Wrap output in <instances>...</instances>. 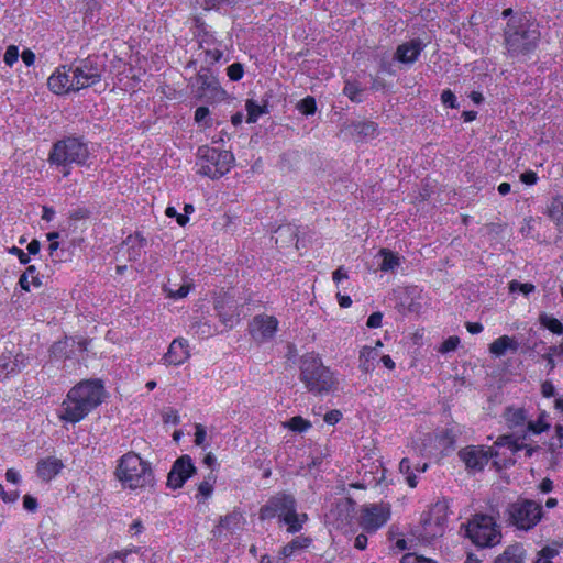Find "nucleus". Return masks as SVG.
<instances>
[{"mask_svg": "<svg viewBox=\"0 0 563 563\" xmlns=\"http://www.w3.org/2000/svg\"><path fill=\"white\" fill-rule=\"evenodd\" d=\"M102 396L100 380H82L70 388L57 416L63 421L77 423L102 402Z\"/></svg>", "mask_w": 563, "mask_h": 563, "instance_id": "obj_1", "label": "nucleus"}, {"mask_svg": "<svg viewBox=\"0 0 563 563\" xmlns=\"http://www.w3.org/2000/svg\"><path fill=\"white\" fill-rule=\"evenodd\" d=\"M299 369V378L309 393L324 396L338 390L339 379L335 373L323 364L319 355L308 353L301 356Z\"/></svg>", "mask_w": 563, "mask_h": 563, "instance_id": "obj_2", "label": "nucleus"}, {"mask_svg": "<svg viewBox=\"0 0 563 563\" xmlns=\"http://www.w3.org/2000/svg\"><path fill=\"white\" fill-rule=\"evenodd\" d=\"M539 40L538 24L530 16L521 14L507 23L505 43L508 54L512 57H527L537 48Z\"/></svg>", "mask_w": 563, "mask_h": 563, "instance_id": "obj_3", "label": "nucleus"}, {"mask_svg": "<svg viewBox=\"0 0 563 563\" xmlns=\"http://www.w3.org/2000/svg\"><path fill=\"white\" fill-rule=\"evenodd\" d=\"M115 477L130 489L152 486L154 483L151 464L134 452L121 456L115 470Z\"/></svg>", "mask_w": 563, "mask_h": 563, "instance_id": "obj_4", "label": "nucleus"}, {"mask_svg": "<svg viewBox=\"0 0 563 563\" xmlns=\"http://www.w3.org/2000/svg\"><path fill=\"white\" fill-rule=\"evenodd\" d=\"M466 536L481 548L494 547L500 542L501 533L494 518L476 514L466 525Z\"/></svg>", "mask_w": 563, "mask_h": 563, "instance_id": "obj_5", "label": "nucleus"}, {"mask_svg": "<svg viewBox=\"0 0 563 563\" xmlns=\"http://www.w3.org/2000/svg\"><path fill=\"white\" fill-rule=\"evenodd\" d=\"M199 173L212 179L223 176L229 172L233 162V155L230 151H220L210 147L208 144L198 148Z\"/></svg>", "mask_w": 563, "mask_h": 563, "instance_id": "obj_6", "label": "nucleus"}, {"mask_svg": "<svg viewBox=\"0 0 563 563\" xmlns=\"http://www.w3.org/2000/svg\"><path fill=\"white\" fill-rule=\"evenodd\" d=\"M506 512L508 523L525 531L536 527L543 515L541 505L530 499H517Z\"/></svg>", "mask_w": 563, "mask_h": 563, "instance_id": "obj_7", "label": "nucleus"}, {"mask_svg": "<svg viewBox=\"0 0 563 563\" xmlns=\"http://www.w3.org/2000/svg\"><path fill=\"white\" fill-rule=\"evenodd\" d=\"M88 155L86 143H54L49 162L56 165L84 164Z\"/></svg>", "mask_w": 563, "mask_h": 563, "instance_id": "obj_8", "label": "nucleus"}, {"mask_svg": "<svg viewBox=\"0 0 563 563\" xmlns=\"http://www.w3.org/2000/svg\"><path fill=\"white\" fill-rule=\"evenodd\" d=\"M195 85L197 86L198 97L211 103L221 102L227 97L225 90L209 68H200L195 78Z\"/></svg>", "mask_w": 563, "mask_h": 563, "instance_id": "obj_9", "label": "nucleus"}, {"mask_svg": "<svg viewBox=\"0 0 563 563\" xmlns=\"http://www.w3.org/2000/svg\"><path fill=\"white\" fill-rule=\"evenodd\" d=\"M389 518L390 507L388 504H369L362 507L358 523L366 532H375Z\"/></svg>", "mask_w": 563, "mask_h": 563, "instance_id": "obj_10", "label": "nucleus"}, {"mask_svg": "<svg viewBox=\"0 0 563 563\" xmlns=\"http://www.w3.org/2000/svg\"><path fill=\"white\" fill-rule=\"evenodd\" d=\"M73 71L78 91L99 82L102 76V67L95 57L82 59Z\"/></svg>", "mask_w": 563, "mask_h": 563, "instance_id": "obj_11", "label": "nucleus"}, {"mask_svg": "<svg viewBox=\"0 0 563 563\" xmlns=\"http://www.w3.org/2000/svg\"><path fill=\"white\" fill-rule=\"evenodd\" d=\"M296 507V499L292 495L286 493H278L272 496L267 503L260 509V519L267 520L275 516L279 517V520L291 511Z\"/></svg>", "mask_w": 563, "mask_h": 563, "instance_id": "obj_12", "label": "nucleus"}, {"mask_svg": "<svg viewBox=\"0 0 563 563\" xmlns=\"http://www.w3.org/2000/svg\"><path fill=\"white\" fill-rule=\"evenodd\" d=\"M422 532L421 537L424 540H433L437 537H441L444 532L445 518V506L437 504L430 512L422 518Z\"/></svg>", "mask_w": 563, "mask_h": 563, "instance_id": "obj_13", "label": "nucleus"}, {"mask_svg": "<svg viewBox=\"0 0 563 563\" xmlns=\"http://www.w3.org/2000/svg\"><path fill=\"white\" fill-rule=\"evenodd\" d=\"M278 329V320L273 316H255L250 323V333L257 342H264L274 338Z\"/></svg>", "mask_w": 563, "mask_h": 563, "instance_id": "obj_14", "label": "nucleus"}, {"mask_svg": "<svg viewBox=\"0 0 563 563\" xmlns=\"http://www.w3.org/2000/svg\"><path fill=\"white\" fill-rule=\"evenodd\" d=\"M48 88L56 95L78 91L75 85L73 67L62 66L57 68L47 80Z\"/></svg>", "mask_w": 563, "mask_h": 563, "instance_id": "obj_15", "label": "nucleus"}, {"mask_svg": "<svg viewBox=\"0 0 563 563\" xmlns=\"http://www.w3.org/2000/svg\"><path fill=\"white\" fill-rule=\"evenodd\" d=\"M196 472L190 456L183 455L177 459L167 476V486L177 489Z\"/></svg>", "mask_w": 563, "mask_h": 563, "instance_id": "obj_16", "label": "nucleus"}, {"mask_svg": "<svg viewBox=\"0 0 563 563\" xmlns=\"http://www.w3.org/2000/svg\"><path fill=\"white\" fill-rule=\"evenodd\" d=\"M459 456L468 470L482 471L488 463L492 452L485 451L482 446L470 445L462 449Z\"/></svg>", "mask_w": 563, "mask_h": 563, "instance_id": "obj_17", "label": "nucleus"}, {"mask_svg": "<svg viewBox=\"0 0 563 563\" xmlns=\"http://www.w3.org/2000/svg\"><path fill=\"white\" fill-rule=\"evenodd\" d=\"M238 303L231 297H219L214 301V309L222 324L225 328H232L238 320L239 311Z\"/></svg>", "mask_w": 563, "mask_h": 563, "instance_id": "obj_18", "label": "nucleus"}, {"mask_svg": "<svg viewBox=\"0 0 563 563\" xmlns=\"http://www.w3.org/2000/svg\"><path fill=\"white\" fill-rule=\"evenodd\" d=\"M189 357L188 343L184 339H175L163 360L166 365H180Z\"/></svg>", "mask_w": 563, "mask_h": 563, "instance_id": "obj_19", "label": "nucleus"}, {"mask_svg": "<svg viewBox=\"0 0 563 563\" xmlns=\"http://www.w3.org/2000/svg\"><path fill=\"white\" fill-rule=\"evenodd\" d=\"M422 49V42L412 40L397 47L395 58L402 64H412L418 59Z\"/></svg>", "mask_w": 563, "mask_h": 563, "instance_id": "obj_20", "label": "nucleus"}, {"mask_svg": "<svg viewBox=\"0 0 563 563\" xmlns=\"http://www.w3.org/2000/svg\"><path fill=\"white\" fill-rule=\"evenodd\" d=\"M64 467L62 460L48 456L38 461L36 465L37 476L45 482L53 479Z\"/></svg>", "mask_w": 563, "mask_h": 563, "instance_id": "obj_21", "label": "nucleus"}, {"mask_svg": "<svg viewBox=\"0 0 563 563\" xmlns=\"http://www.w3.org/2000/svg\"><path fill=\"white\" fill-rule=\"evenodd\" d=\"M243 520L242 512L233 510L220 518L219 523L212 529L211 533L214 538H220L223 530L234 532L241 527Z\"/></svg>", "mask_w": 563, "mask_h": 563, "instance_id": "obj_22", "label": "nucleus"}, {"mask_svg": "<svg viewBox=\"0 0 563 563\" xmlns=\"http://www.w3.org/2000/svg\"><path fill=\"white\" fill-rule=\"evenodd\" d=\"M347 130L350 135L353 137L375 139L378 136L377 125L372 121H354L349 125Z\"/></svg>", "mask_w": 563, "mask_h": 563, "instance_id": "obj_23", "label": "nucleus"}, {"mask_svg": "<svg viewBox=\"0 0 563 563\" xmlns=\"http://www.w3.org/2000/svg\"><path fill=\"white\" fill-rule=\"evenodd\" d=\"M200 48L203 51L206 55V62L209 64H214L219 62L223 53L220 48V45L217 43V41L209 35L208 33H205L200 38Z\"/></svg>", "mask_w": 563, "mask_h": 563, "instance_id": "obj_24", "label": "nucleus"}, {"mask_svg": "<svg viewBox=\"0 0 563 563\" xmlns=\"http://www.w3.org/2000/svg\"><path fill=\"white\" fill-rule=\"evenodd\" d=\"M518 342L508 336L503 335L496 339L490 345H489V352L496 356L504 355L508 350L516 352L518 350Z\"/></svg>", "mask_w": 563, "mask_h": 563, "instance_id": "obj_25", "label": "nucleus"}, {"mask_svg": "<svg viewBox=\"0 0 563 563\" xmlns=\"http://www.w3.org/2000/svg\"><path fill=\"white\" fill-rule=\"evenodd\" d=\"M525 550L520 544L509 545L494 563H523Z\"/></svg>", "mask_w": 563, "mask_h": 563, "instance_id": "obj_26", "label": "nucleus"}, {"mask_svg": "<svg viewBox=\"0 0 563 563\" xmlns=\"http://www.w3.org/2000/svg\"><path fill=\"white\" fill-rule=\"evenodd\" d=\"M307 520L308 516L306 514H298L295 507L291 511H288L280 521L287 525V531L289 533H296L302 529Z\"/></svg>", "mask_w": 563, "mask_h": 563, "instance_id": "obj_27", "label": "nucleus"}, {"mask_svg": "<svg viewBox=\"0 0 563 563\" xmlns=\"http://www.w3.org/2000/svg\"><path fill=\"white\" fill-rule=\"evenodd\" d=\"M312 540L309 537H297L292 539L289 543L282 548L279 555L280 558H289L298 550H302L308 548L311 544Z\"/></svg>", "mask_w": 563, "mask_h": 563, "instance_id": "obj_28", "label": "nucleus"}, {"mask_svg": "<svg viewBox=\"0 0 563 563\" xmlns=\"http://www.w3.org/2000/svg\"><path fill=\"white\" fill-rule=\"evenodd\" d=\"M275 243L282 245L292 243L297 238V229L291 224L279 225L275 231Z\"/></svg>", "mask_w": 563, "mask_h": 563, "instance_id": "obj_29", "label": "nucleus"}, {"mask_svg": "<svg viewBox=\"0 0 563 563\" xmlns=\"http://www.w3.org/2000/svg\"><path fill=\"white\" fill-rule=\"evenodd\" d=\"M378 356V352L374 347L364 346L360 352V368L364 373H368L374 368V360Z\"/></svg>", "mask_w": 563, "mask_h": 563, "instance_id": "obj_30", "label": "nucleus"}, {"mask_svg": "<svg viewBox=\"0 0 563 563\" xmlns=\"http://www.w3.org/2000/svg\"><path fill=\"white\" fill-rule=\"evenodd\" d=\"M245 110H246V122L247 123H255L258 118L266 113V104H260L253 99H247L245 102Z\"/></svg>", "mask_w": 563, "mask_h": 563, "instance_id": "obj_31", "label": "nucleus"}, {"mask_svg": "<svg viewBox=\"0 0 563 563\" xmlns=\"http://www.w3.org/2000/svg\"><path fill=\"white\" fill-rule=\"evenodd\" d=\"M191 331L200 339L210 338L214 335L218 331L217 328L211 324L208 320H198L195 321L191 327Z\"/></svg>", "mask_w": 563, "mask_h": 563, "instance_id": "obj_32", "label": "nucleus"}, {"mask_svg": "<svg viewBox=\"0 0 563 563\" xmlns=\"http://www.w3.org/2000/svg\"><path fill=\"white\" fill-rule=\"evenodd\" d=\"M379 254L382 256V263L379 264L380 271L390 272L400 265L399 257L391 251L383 249Z\"/></svg>", "mask_w": 563, "mask_h": 563, "instance_id": "obj_33", "label": "nucleus"}, {"mask_svg": "<svg viewBox=\"0 0 563 563\" xmlns=\"http://www.w3.org/2000/svg\"><path fill=\"white\" fill-rule=\"evenodd\" d=\"M563 543L553 542L551 545L543 547L537 554L534 563H551V559L559 554V548Z\"/></svg>", "mask_w": 563, "mask_h": 563, "instance_id": "obj_34", "label": "nucleus"}, {"mask_svg": "<svg viewBox=\"0 0 563 563\" xmlns=\"http://www.w3.org/2000/svg\"><path fill=\"white\" fill-rule=\"evenodd\" d=\"M539 322L542 327H544L552 333L558 334V335L563 334V324L556 318H554L550 314H547L545 312H542L539 316Z\"/></svg>", "mask_w": 563, "mask_h": 563, "instance_id": "obj_35", "label": "nucleus"}, {"mask_svg": "<svg viewBox=\"0 0 563 563\" xmlns=\"http://www.w3.org/2000/svg\"><path fill=\"white\" fill-rule=\"evenodd\" d=\"M548 216L558 225L563 224V197H556L548 208Z\"/></svg>", "mask_w": 563, "mask_h": 563, "instance_id": "obj_36", "label": "nucleus"}, {"mask_svg": "<svg viewBox=\"0 0 563 563\" xmlns=\"http://www.w3.org/2000/svg\"><path fill=\"white\" fill-rule=\"evenodd\" d=\"M505 418L509 427L514 428L525 424L527 416L522 408H508L505 412Z\"/></svg>", "mask_w": 563, "mask_h": 563, "instance_id": "obj_37", "label": "nucleus"}, {"mask_svg": "<svg viewBox=\"0 0 563 563\" xmlns=\"http://www.w3.org/2000/svg\"><path fill=\"white\" fill-rule=\"evenodd\" d=\"M355 501L351 498H345L340 500L335 506V511L341 517L342 521H349L352 517V512L354 511Z\"/></svg>", "mask_w": 563, "mask_h": 563, "instance_id": "obj_38", "label": "nucleus"}, {"mask_svg": "<svg viewBox=\"0 0 563 563\" xmlns=\"http://www.w3.org/2000/svg\"><path fill=\"white\" fill-rule=\"evenodd\" d=\"M284 427L295 432H305L311 427V423L301 416H295L284 422Z\"/></svg>", "mask_w": 563, "mask_h": 563, "instance_id": "obj_39", "label": "nucleus"}, {"mask_svg": "<svg viewBox=\"0 0 563 563\" xmlns=\"http://www.w3.org/2000/svg\"><path fill=\"white\" fill-rule=\"evenodd\" d=\"M547 413L542 411L537 421H528L527 428L529 431L539 434L550 428V424L545 421Z\"/></svg>", "mask_w": 563, "mask_h": 563, "instance_id": "obj_40", "label": "nucleus"}, {"mask_svg": "<svg viewBox=\"0 0 563 563\" xmlns=\"http://www.w3.org/2000/svg\"><path fill=\"white\" fill-rule=\"evenodd\" d=\"M195 122L205 128L212 124L211 113L208 107H198L195 111Z\"/></svg>", "mask_w": 563, "mask_h": 563, "instance_id": "obj_41", "label": "nucleus"}, {"mask_svg": "<svg viewBox=\"0 0 563 563\" xmlns=\"http://www.w3.org/2000/svg\"><path fill=\"white\" fill-rule=\"evenodd\" d=\"M399 471L402 473V474H406L407 475V483L410 487H416L417 486V477L416 475L412 474L411 472V464H410V461L409 459L407 457H404L400 463H399Z\"/></svg>", "mask_w": 563, "mask_h": 563, "instance_id": "obj_42", "label": "nucleus"}, {"mask_svg": "<svg viewBox=\"0 0 563 563\" xmlns=\"http://www.w3.org/2000/svg\"><path fill=\"white\" fill-rule=\"evenodd\" d=\"M344 93L352 100V101H355V102H358L361 101V92H362V88L361 86L355 82V81H347L345 84V87H344Z\"/></svg>", "mask_w": 563, "mask_h": 563, "instance_id": "obj_43", "label": "nucleus"}, {"mask_svg": "<svg viewBox=\"0 0 563 563\" xmlns=\"http://www.w3.org/2000/svg\"><path fill=\"white\" fill-rule=\"evenodd\" d=\"M16 361L11 360L10 355L0 356V373L11 374L18 372Z\"/></svg>", "mask_w": 563, "mask_h": 563, "instance_id": "obj_44", "label": "nucleus"}, {"mask_svg": "<svg viewBox=\"0 0 563 563\" xmlns=\"http://www.w3.org/2000/svg\"><path fill=\"white\" fill-rule=\"evenodd\" d=\"M297 109L305 115H310L316 112V100L312 97H306L297 104Z\"/></svg>", "mask_w": 563, "mask_h": 563, "instance_id": "obj_45", "label": "nucleus"}, {"mask_svg": "<svg viewBox=\"0 0 563 563\" xmlns=\"http://www.w3.org/2000/svg\"><path fill=\"white\" fill-rule=\"evenodd\" d=\"M534 288H536L534 285L530 284V283L521 284L517 280H512L509 283V291L510 292L520 291L523 295H529L530 292H532L534 290Z\"/></svg>", "mask_w": 563, "mask_h": 563, "instance_id": "obj_46", "label": "nucleus"}, {"mask_svg": "<svg viewBox=\"0 0 563 563\" xmlns=\"http://www.w3.org/2000/svg\"><path fill=\"white\" fill-rule=\"evenodd\" d=\"M460 344V339L456 335L449 336L438 349L442 354L455 351Z\"/></svg>", "mask_w": 563, "mask_h": 563, "instance_id": "obj_47", "label": "nucleus"}, {"mask_svg": "<svg viewBox=\"0 0 563 563\" xmlns=\"http://www.w3.org/2000/svg\"><path fill=\"white\" fill-rule=\"evenodd\" d=\"M69 346V340L59 341L52 345L51 352L56 357H68L67 347Z\"/></svg>", "mask_w": 563, "mask_h": 563, "instance_id": "obj_48", "label": "nucleus"}, {"mask_svg": "<svg viewBox=\"0 0 563 563\" xmlns=\"http://www.w3.org/2000/svg\"><path fill=\"white\" fill-rule=\"evenodd\" d=\"M18 58H19L18 46L10 45L4 53V57H3L4 63L8 66L12 67L18 62Z\"/></svg>", "mask_w": 563, "mask_h": 563, "instance_id": "obj_49", "label": "nucleus"}, {"mask_svg": "<svg viewBox=\"0 0 563 563\" xmlns=\"http://www.w3.org/2000/svg\"><path fill=\"white\" fill-rule=\"evenodd\" d=\"M243 67L239 63H234L227 68V75L233 81L240 80L243 77Z\"/></svg>", "mask_w": 563, "mask_h": 563, "instance_id": "obj_50", "label": "nucleus"}, {"mask_svg": "<svg viewBox=\"0 0 563 563\" xmlns=\"http://www.w3.org/2000/svg\"><path fill=\"white\" fill-rule=\"evenodd\" d=\"M400 563H437L431 559H427L424 556L417 555L415 553H407L402 556Z\"/></svg>", "mask_w": 563, "mask_h": 563, "instance_id": "obj_51", "label": "nucleus"}, {"mask_svg": "<svg viewBox=\"0 0 563 563\" xmlns=\"http://www.w3.org/2000/svg\"><path fill=\"white\" fill-rule=\"evenodd\" d=\"M441 101L444 106H448L452 109L454 108H457V103H456V97L455 95L450 90V89H445L442 91L441 93Z\"/></svg>", "mask_w": 563, "mask_h": 563, "instance_id": "obj_52", "label": "nucleus"}, {"mask_svg": "<svg viewBox=\"0 0 563 563\" xmlns=\"http://www.w3.org/2000/svg\"><path fill=\"white\" fill-rule=\"evenodd\" d=\"M200 5L205 10L219 9L222 4L229 2V0H198Z\"/></svg>", "mask_w": 563, "mask_h": 563, "instance_id": "obj_53", "label": "nucleus"}, {"mask_svg": "<svg viewBox=\"0 0 563 563\" xmlns=\"http://www.w3.org/2000/svg\"><path fill=\"white\" fill-rule=\"evenodd\" d=\"M196 432H195V444L196 445H202V443L206 440L207 432L202 424H196L195 426Z\"/></svg>", "mask_w": 563, "mask_h": 563, "instance_id": "obj_54", "label": "nucleus"}, {"mask_svg": "<svg viewBox=\"0 0 563 563\" xmlns=\"http://www.w3.org/2000/svg\"><path fill=\"white\" fill-rule=\"evenodd\" d=\"M24 274L32 278L31 283L33 286H35V287L42 286V282L38 277V274L36 273V267L34 265H30L26 268V271L24 272Z\"/></svg>", "mask_w": 563, "mask_h": 563, "instance_id": "obj_55", "label": "nucleus"}, {"mask_svg": "<svg viewBox=\"0 0 563 563\" xmlns=\"http://www.w3.org/2000/svg\"><path fill=\"white\" fill-rule=\"evenodd\" d=\"M382 319H383V313L382 312H373L368 319H367V327L368 328H379L382 325Z\"/></svg>", "mask_w": 563, "mask_h": 563, "instance_id": "obj_56", "label": "nucleus"}, {"mask_svg": "<svg viewBox=\"0 0 563 563\" xmlns=\"http://www.w3.org/2000/svg\"><path fill=\"white\" fill-rule=\"evenodd\" d=\"M163 421L165 423H173L178 424L179 423V417L177 415V411L174 409H168L163 413Z\"/></svg>", "mask_w": 563, "mask_h": 563, "instance_id": "obj_57", "label": "nucleus"}, {"mask_svg": "<svg viewBox=\"0 0 563 563\" xmlns=\"http://www.w3.org/2000/svg\"><path fill=\"white\" fill-rule=\"evenodd\" d=\"M189 292V287L186 285L180 286L177 290L168 289V297L174 299L185 298Z\"/></svg>", "mask_w": 563, "mask_h": 563, "instance_id": "obj_58", "label": "nucleus"}, {"mask_svg": "<svg viewBox=\"0 0 563 563\" xmlns=\"http://www.w3.org/2000/svg\"><path fill=\"white\" fill-rule=\"evenodd\" d=\"M9 252L13 255H16L20 260L21 264H27L30 262V256L27 253H25L22 249H19L16 246H12Z\"/></svg>", "mask_w": 563, "mask_h": 563, "instance_id": "obj_59", "label": "nucleus"}, {"mask_svg": "<svg viewBox=\"0 0 563 563\" xmlns=\"http://www.w3.org/2000/svg\"><path fill=\"white\" fill-rule=\"evenodd\" d=\"M342 418V413L340 410H331L329 412L325 413L324 416V421L329 424H335L336 422H339Z\"/></svg>", "mask_w": 563, "mask_h": 563, "instance_id": "obj_60", "label": "nucleus"}, {"mask_svg": "<svg viewBox=\"0 0 563 563\" xmlns=\"http://www.w3.org/2000/svg\"><path fill=\"white\" fill-rule=\"evenodd\" d=\"M520 180L526 185H534L538 180V176L532 170H527L520 175Z\"/></svg>", "mask_w": 563, "mask_h": 563, "instance_id": "obj_61", "label": "nucleus"}, {"mask_svg": "<svg viewBox=\"0 0 563 563\" xmlns=\"http://www.w3.org/2000/svg\"><path fill=\"white\" fill-rule=\"evenodd\" d=\"M555 434L560 441L559 445H555L553 443L550 444L549 450L554 453L558 449L563 446V426L556 424L555 426Z\"/></svg>", "mask_w": 563, "mask_h": 563, "instance_id": "obj_62", "label": "nucleus"}, {"mask_svg": "<svg viewBox=\"0 0 563 563\" xmlns=\"http://www.w3.org/2000/svg\"><path fill=\"white\" fill-rule=\"evenodd\" d=\"M23 507L27 511H35L37 509V500L31 495H25L23 498Z\"/></svg>", "mask_w": 563, "mask_h": 563, "instance_id": "obj_63", "label": "nucleus"}, {"mask_svg": "<svg viewBox=\"0 0 563 563\" xmlns=\"http://www.w3.org/2000/svg\"><path fill=\"white\" fill-rule=\"evenodd\" d=\"M541 393L547 398L554 396L555 389L553 384L550 380L543 382L541 385Z\"/></svg>", "mask_w": 563, "mask_h": 563, "instance_id": "obj_64", "label": "nucleus"}]
</instances>
